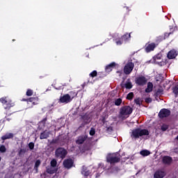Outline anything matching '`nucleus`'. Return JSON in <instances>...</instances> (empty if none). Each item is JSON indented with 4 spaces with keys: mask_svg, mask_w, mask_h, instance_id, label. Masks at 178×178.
Segmentation results:
<instances>
[{
    "mask_svg": "<svg viewBox=\"0 0 178 178\" xmlns=\"http://www.w3.org/2000/svg\"><path fill=\"white\" fill-rule=\"evenodd\" d=\"M0 152H1V153H4V152H6V147H5V145H1V146H0Z\"/></svg>",
    "mask_w": 178,
    "mask_h": 178,
    "instance_id": "c9c22d12",
    "label": "nucleus"
},
{
    "mask_svg": "<svg viewBox=\"0 0 178 178\" xmlns=\"http://www.w3.org/2000/svg\"><path fill=\"white\" fill-rule=\"evenodd\" d=\"M22 101H24L25 102H29V98L28 99H22Z\"/></svg>",
    "mask_w": 178,
    "mask_h": 178,
    "instance_id": "de8ad7c7",
    "label": "nucleus"
},
{
    "mask_svg": "<svg viewBox=\"0 0 178 178\" xmlns=\"http://www.w3.org/2000/svg\"><path fill=\"white\" fill-rule=\"evenodd\" d=\"M13 137H14V135L13 133H6L5 135L1 136V140H3L2 144L5 143V140H9L10 138H13Z\"/></svg>",
    "mask_w": 178,
    "mask_h": 178,
    "instance_id": "6ab92c4d",
    "label": "nucleus"
},
{
    "mask_svg": "<svg viewBox=\"0 0 178 178\" xmlns=\"http://www.w3.org/2000/svg\"><path fill=\"white\" fill-rule=\"evenodd\" d=\"M170 113V110L168 108H162L159 113V118H160V119H164V118H169Z\"/></svg>",
    "mask_w": 178,
    "mask_h": 178,
    "instance_id": "9d476101",
    "label": "nucleus"
},
{
    "mask_svg": "<svg viewBox=\"0 0 178 178\" xmlns=\"http://www.w3.org/2000/svg\"><path fill=\"white\" fill-rule=\"evenodd\" d=\"M102 122H103V123L105 122V118H103Z\"/></svg>",
    "mask_w": 178,
    "mask_h": 178,
    "instance_id": "8fccbe9b",
    "label": "nucleus"
},
{
    "mask_svg": "<svg viewBox=\"0 0 178 178\" xmlns=\"http://www.w3.org/2000/svg\"><path fill=\"white\" fill-rule=\"evenodd\" d=\"M133 113V108L130 106H124L120 108V118H123V116H130Z\"/></svg>",
    "mask_w": 178,
    "mask_h": 178,
    "instance_id": "39448f33",
    "label": "nucleus"
},
{
    "mask_svg": "<svg viewBox=\"0 0 178 178\" xmlns=\"http://www.w3.org/2000/svg\"><path fill=\"white\" fill-rule=\"evenodd\" d=\"M134 102L136 104V105H140V98L135 99Z\"/></svg>",
    "mask_w": 178,
    "mask_h": 178,
    "instance_id": "c03bdc74",
    "label": "nucleus"
},
{
    "mask_svg": "<svg viewBox=\"0 0 178 178\" xmlns=\"http://www.w3.org/2000/svg\"><path fill=\"white\" fill-rule=\"evenodd\" d=\"M131 138H134L137 140L140 138V137H143V136H149V131L145 129L136 128L132 130V132L130 133Z\"/></svg>",
    "mask_w": 178,
    "mask_h": 178,
    "instance_id": "f257e3e1",
    "label": "nucleus"
},
{
    "mask_svg": "<svg viewBox=\"0 0 178 178\" xmlns=\"http://www.w3.org/2000/svg\"><path fill=\"white\" fill-rule=\"evenodd\" d=\"M121 158L122 156L118 152L108 154L106 156V162H108V163H111V165H115V163L120 162Z\"/></svg>",
    "mask_w": 178,
    "mask_h": 178,
    "instance_id": "f03ea898",
    "label": "nucleus"
},
{
    "mask_svg": "<svg viewBox=\"0 0 178 178\" xmlns=\"http://www.w3.org/2000/svg\"><path fill=\"white\" fill-rule=\"evenodd\" d=\"M166 176V172L162 170H157L154 174V178H163Z\"/></svg>",
    "mask_w": 178,
    "mask_h": 178,
    "instance_id": "4468645a",
    "label": "nucleus"
},
{
    "mask_svg": "<svg viewBox=\"0 0 178 178\" xmlns=\"http://www.w3.org/2000/svg\"><path fill=\"white\" fill-rule=\"evenodd\" d=\"M13 41H15V39H13Z\"/></svg>",
    "mask_w": 178,
    "mask_h": 178,
    "instance_id": "864d4df0",
    "label": "nucleus"
},
{
    "mask_svg": "<svg viewBox=\"0 0 178 178\" xmlns=\"http://www.w3.org/2000/svg\"><path fill=\"white\" fill-rule=\"evenodd\" d=\"M0 102L3 104V106L6 111H10V108L15 106V102L8 97L0 98Z\"/></svg>",
    "mask_w": 178,
    "mask_h": 178,
    "instance_id": "7ed1b4c3",
    "label": "nucleus"
},
{
    "mask_svg": "<svg viewBox=\"0 0 178 178\" xmlns=\"http://www.w3.org/2000/svg\"><path fill=\"white\" fill-rule=\"evenodd\" d=\"M156 95H162L163 94V90L158 89L156 92Z\"/></svg>",
    "mask_w": 178,
    "mask_h": 178,
    "instance_id": "a19ab883",
    "label": "nucleus"
},
{
    "mask_svg": "<svg viewBox=\"0 0 178 178\" xmlns=\"http://www.w3.org/2000/svg\"><path fill=\"white\" fill-rule=\"evenodd\" d=\"M49 134H51V133H49V131H48V130H44L40 134V140H47V138H48V137H49Z\"/></svg>",
    "mask_w": 178,
    "mask_h": 178,
    "instance_id": "a211bd4d",
    "label": "nucleus"
},
{
    "mask_svg": "<svg viewBox=\"0 0 178 178\" xmlns=\"http://www.w3.org/2000/svg\"><path fill=\"white\" fill-rule=\"evenodd\" d=\"M88 138V136L86 134L81 135L78 136L77 140H76V144H77V145H81V144H84V143Z\"/></svg>",
    "mask_w": 178,
    "mask_h": 178,
    "instance_id": "ddd939ff",
    "label": "nucleus"
},
{
    "mask_svg": "<svg viewBox=\"0 0 178 178\" xmlns=\"http://www.w3.org/2000/svg\"><path fill=\"white\" fill-rule=\"evenodd\" d=\"M122 88H127V90H131L133 88V83H131V81H127L125 83V84H123V83H122L120 84Z\"/></svg>",
    "mask_w": 178,
    "mask_h": 178,
    "instance_id": "412c9836",
    "label": "nucleus"
},
{
    "mask_svg": "<svg viewBox=\"0 0 178 178\" xmlns=\"http://www.w3.org/2000/svg\"><path fill=\"white\" fill-rule=\"evenodd\" d=\"M176 140H178V136L176 137Z\"/></svg>",
    "mask_w": 178,
    "mask_h": 178,
    "instance_id": "603ef678",
    "label": "nucleus"
},
{
    "mask_svg": "<svg viewBox=\"0 0 178 178\" xmlns=\"http://www.w3.org/2000/svg\"><path fill=\"white\" fill-rule=\"evenodd\" d=\"M74 164V161L72 159H67L63 161V166L65 169H72Z\"/></svg>",
    "mask_w": 178,
    "mask_h": 178,
    "instance_id": "f8f14e48",
    "label": "nucleus"
},
{
    "mask_svg": "<svg viewBox=\"0 0 178 178\" xmlns=\"http://www.w3.org/2000/svg\"><path fill=\"white\" fill-rule=\"evenodd\" d=\"M116 65H118V64H116V63H115V62H113V63L108 64L105 67L106 72H107L108 73H110V72H112V69H113V67H116Z\"/></svg>",
    "mask_w": 178,
    "mask_h": 178,
    "instance_id": "aec40b11",
    "label": "nucleus"
},
{
    "mask_svg": "<svg viewBox=\"0 0 178 178\" xmlns=\"http://www.w3.org/2000/svg\"><path fill=\"white\" fill-rule=\"evenodd\" d=\"M33 90H31V89H28V90H26V95L27 97H31V95H33Z\"/></svg>",
    "mask_w": 178,
    "mask_h": 178,
    "instance_id": "2f4dec72",
    "label": "nucleus"
},
{
    "mask_svg": "<svg viewBox=\"0 0 178 178\" xmlns=\"http://www.w3.org/2000/svg\"><path fill=\"white\" fill-rule=\"evenodd\" d=\"M130 38H131V35L129 33H126L122 36H121V38H115V42L117 45H122L123 42H127L129 41Z\"/></svg>",
    "mask_w": 178,
    "mask_h": 178,
    "instance_id": "423d86ee",
    "label": "nucleus"
},
{
    "mask_svg": "<svg viewBox=\"0 0 178 178\" xmlns=\"http://www.w3.org/2000/svg\"><path fill=\"white\" fill-rule=\"evenodd\" d=\"M99 176V174H97V175H96V177H98Z\"/></svg>",
    "mask_w": 178,
    "mask_h": 178,
    "instance_id": "3c124183",
    "label": "nucleus"
},
{
    "mask_svg": "<svg viewBox=\"0 0 178 178\" xmlns=\"http://www.w3.org/2000/svg\"><path fill=\"white\" fill-rule=\"evenodd\" d=\"M168 129H169V127L166 124H163L161 126L162 131H166V130H168Z\"/></svg>",
    "mask_w": 178,
    "mask_h": 178,
    "instance_id": "4c0bfd02",
    "label": "nucleus"
},
{
    "mask_svg": "<svg viewBox=\"0 0 178 178\" xmlns=\"http://www.w3.org/2000/svg\"><path fill=\"white\" fill-rule=\"evenodd\" d=\"M133 69H134V63L131 60H129L124 67V74H130L133 72Z\"/></svg>",
    "mask_w": 178,
    "mask_h": 178,
    "instance_id": "6e6552de",
    "label": "nucleus"
},
{
    "mask_svg": "<svg viewBox=\"0 0 178 178\" xmlns=\"http://www.w3.org/2000/svg\"><path fill=\"white\" fill-rule=\"evenodd\" d=\"M97 74H98V72H97V70H94V71H92V72L89 74V76H90V77L94 78V77H97Z\"/></svg>",
    "mask_w": 178,
    "mask_h": 178,
    "instance_id": "7c9ffc66",
    "label": "nucleus"
},
{
    "mask_svg": "<svg viewBox=\"0 0 178 178\" xmlns=\"http://www.w3.org/2000/svg\"><path fill=\"white\" fill-rule=\"evenodd\" d=\"M158 47V43L155 44L154 42L149 43V44H146L145 46V51L147 54L149 52H152V51H154V49H156V47Z\"/></svg>",
    "mask_w": 178,
    "mask_h": 178,
    "instance_id": "9b49d317",
    "label": "nucleus"
},
{
    "mask_svg": "<svg viewBox=\"0 0 178 178\" xmlns=\"http://www.w3.org/2000/svg\"><path fill=\"white\" fill-rule=\"evenodd\" d=\"M70 94L64 95L63 96H61L59 99V102L61 104H69V102H72L73 101V98L76 95H77V93L73 91L70 92ZM71 95V96H70Z\"/></svg>",
    "mask_w": 178,
    "mask_h": 178,
    "instance_id": "20e7f679",
    "label": "nucleus"
},
{
    "mask_svg": "<svg viewBox=\"0 0 178 178\" xmlns=\"http://www.w3.org/2000/svg\"><path fill=\"white\" fill-rule=\"evenodd\" d=\"M163 40H165V38H163V36H159L156 40V42H158V44H159V42H161V41H163Z\"/></svg>",
    "mask_w": 178,
    "mask_h": 178,
    "instance_id": "f704fd0d",
    "label": "nucleus"
},
{
    "mask_svg": "<svg viewBox=\"0 0 178 178\" xmlns=\"http://www.w3.org/2000/svg\"><path fill=\"white\" fill-rule=\"evenodd\" d=\"M134 98V93L133 92H129L127 96V99H129V101H131Z\"/></svg>",
    "mask_w": 178,
    "mask_h": 178,
    "instance_id": "c85d7f7f",
    "label": "nucleus"
},
{
    "mask_svg": "<svg viewBox=\"0 0 178 178\" xmlns=\"http://www.w3.org/2000/svg\"><path fill=\"white\" fill-rule=\"evenodd\" d=\"M38 97H30L29 98V102H31L33 105H38Z\"/></svg>",
    "mask_w": 178,
    "mask_h": 178,
    "instance_id": "4be33fe9",
    "label": "nucleus"
},
{
    "mask_svg": "<svg viewBox=\"0 0 178 178\" xmlns=\"http://www.w3.org/2000/svg\"><path fill=\"white\" fill-rule=\"evenodd\" d=\"M135 83L137 84V86H145V84H147V78L144 76L136 77L135 79Z\"/></svg>",
    "mask_w": 178,
    "mask_h": 178,
    "instance_id": "1a4fd4ad",
    "label": "nucleus"
},
{
    "mask_svg": "<svg viewBox=\"0 0 178 178\" xmlns=\"http://www.w3.org/2000/svg\"><path fill=\"white\" fill-rule=\"evenodd\" d=\"M56 170L54 169L52 167L47 168L46 172L49 175H54V173H56Z\"/></svg>",
    "mask_w": 178,
    "mask_h": 178,
    "instance_id": "5701e85b",
    "label": "nucleus"
},
{
    "mask_svg": "<svg viewBox=\"0 0 178 178\" xmlns=\"http://www.w3.org/2000/svg\"><path fill=\"white\" fill-rule=\"evenodd\" d=\"M40 165H41V160H37L34 166V169L36 172H38V168H40Z\"/></svg>",
    "mask_w": 178,
    "mask_h": 178,
    "instance_id": "bb28decb",
    "label": "nucleus"
},
{
    "mask_svg": "<svg viewBox=\"0 0 178 178\" xmlns=\"http://www.w3.org/2000/svg\"><path fill=\"white\" fill-rule=\"evenodd\" d=\"M48 120V118L47 117H45L44 118H43L41 121L40 123H42V124H43V126H45V124L47 123V120Z\"/></svg>",
    "mask_w": 178,
    "mask_h": 178,
    "instance_id": "37998d69",
    "label": "nucleus"
},
{
    "mask_svg": "<svg viewBox=\"0 0 178 178\" xmlns=\"http://www.w3.org/2000/svg\"><path fill=\"white\" fill-rule=\"evenodd\" d=\"M145 102H146V104H151V102H152V99L151 97H147L145 99Z\"/></svg>",
    "mask_w": 178,
    "mask_h": 178,
    "instance_id": "79ce46f5",
    "label": "nucleus"
},
{
    "mask_svg": "<svg viewBox=\"0 0 178 178\" xmlns=\"http://www.w3.org/2000/svg\"><path fill=\"white\" fill-rule=\"evenodd\" d=\"M6 120H8V122H10L11 119L10 118H6Z\"/></svg>",
    "mask_w": 178,
    "mask_h": 178,
    "instance_id": "09e8293b",
    "label": "nucleus"
},
{
    "mask_svg": "<svg viewBox=\"0 0 178 178\" xmlns=\"http://www.w3.org/2000/svg\"><path fill=\"white\" fill-rule=\"evenodd\" d=\"M28 147H29V149H30L31 151H33V149H34V147H35L34 143L30 142V143H29V145H28Z\"/></svg>",
    "mask_w": 178,
    "mask_h": 178,
    "instance_id": "72a5a7b5",
    "label": "nucleus"
},
{
    "mask_svg": "<svg viewBox=\"0 0 178 178\" xmlns=\"http://www.w3.org/2000/svg\"><path fill=\"white\" fill-rule=\"evenodd\" d=\"M60 141H62V136H58V138L51 140V144H59Z\"/></svg>",
    "mask_w": 178,
    "mask_h": 178,
    "instance_id": "a878e982",
    "label": "nucleus"
},
{
    "mask_svg": "<svg viewBox=\"0 0 178 178\" xmlns=\"http://www.w3.org/2000/svg\"><path fill=\"white\" fill-rule=\"evenodd\" d=\"M81 174L85 176V177H88V176L91 175V170H90L86 165H83L81 169Z\"/></svg>",
    "mask_w": 178,
    "mask_h": 178,
    "instance_id": "dca6fc26",
    "label": "nucleus"
},
{
    "mask_svg": "<svg viewBox=\"0 0 178 178\" xmlns=\"http://www.w3.org/2000/svg\"><path fill=\"white\" fill-rule=\"evenodd\" d=\"M172 91L174 94L175 95L176 97L178 95V86H175V88H172Z\"/></svg>",
    "mask_w": 178,
    "mask_h": 178,
    "instance_id": "e433bc0d",
    "label": "nucleus"
},
{
    "mask_svg": "<svg viewBox=\"0 0 178 178\" xmlns=\"http://www.w3.org/2000/svg\"><path fill=\"white\" fill-rule=\"evenodd\" d=\"M177 56V51L175 49L170 50L167 54V58H168V59H175Z\"/></svg>",
    "mask_w": 178,
    "mask_h": 178,
    "instance_id": "f3484780",
    "label": "nucleus"
},
{
    "mask_svg": "<svg viewBox=\"0 0 178 178\" xmlns=\"http://www.w3.org/2000/svg\"><path fill=\"white\" fill-rule=\"evenodd\" d=\"M140 155H142L143 156H148V155H150L151 152H149V150L147 149H145V150H142L140 152Z\"/></svg>",
    "mask_w": 178,
    "mask_h": 178,
    "instance_id": "393cba45",
    "label": "nucleus"
},
{
    "mask_svg": "<svg viewBox=\"0 0 178 178\" xmlns=\"http://www.w3.org/2000/svg\"><path fill=\"white\" fill-rule=\"evenodd\" d=\"M26 154V149H20L18 152L19 156H22V155H24Z\"/></svg>",
    "mask_w": 178,
    "mask_h": 178,
    "instance_id": "473e14b6",
    "label": "nucleus"
},
{
    "mask_svg": "<svg viewBox=\"0 0 178 178\" xmlns=\"http://www.w3.org/2000/svg\"><path fill=\"white\" fill-rule=\"evenodd\" d=\"M122 98H118L115 100L114 104L116 106H120V105H122Z\"/></svg>",
    "mask_w": 178,
    "mask_h": 178,
    "instance_id": "cd10ccee",
    "label": "nucleus"
},
{
    "mask_svg": "<svg viewBox=\"0 0 178 178\" xmlns=\"http://www.w3.org/2000/svg\"><path fill=\"white\" fill-rule=\"evenodd\" d=\"M117 73L119 74L120 76H121L122 74H123V72L122 71H117Z\"/></svg>",
    "mask_w": 178,
    "mask_h": 178,
    "instance_id": "49530a36",
    "label": "nucleus"
},
{
    "mask_svg": "<svg viewBox=\"0 0 178 178\" xmlns=\"http://www.w3.org/2000/svg\"><path fill=\"white\" fill-rule=\"evenodd\" d=\"M0 162H1V156H0Z\"/></svg>",
    "mask_w": 178,
    "mask_h": 178,
    "instance_id": "5fc2aeb1",
    "label": "nucleus"
},
{
    "mask_svg": "<svg viewBox=\"0 0 178 178\" xmlns=\"http://www.w3.org/2000/svg\"><path fill=\"white\" fill-rule=\"evenodd\" d=\"M152 88H154V85L152 83L149 82L147 83V88L145 89V92H151L152 91Z\"/></svg>",
    "mask_w": 178,
    "mask_h": 178,
    "instance_id": "b1692460",
    "label": "nucleus"
},
{
    "mask_svg": "<svg viewBox=\"0 0 178 178\" xmlns=\"http://www.w3.org/2000/svg\"><path fill=\"white\" fill-rule=\"evenodd\" d=\"M154 60H159V59H161V55H157V56H155L154 57Z\"/></svg>",
    "mask_w": 178,
    "mask_h": 178,
    "instance_id": "a18cd8bd",
    "label": "nucleus"
},
{
    "mask_svg": "<svg viewBox=\"0 0 178 178\" xmlns=\"http://www.w3.org/2000/svg\"><path fill=\"white\" fill-rule=\"evenodd\" d=\"M162 162L164 165H170L173 162V159L169 156H164L162 159Z\"/></svg>",
    "mask_w": 178,
    "mask_h": 178,
    "instance_id": "2eb2a0df",
    "label": "nucleus"
},
{
    "mask_svg": "<svg viewBox=\"0 0 178 178\" xmlns=\"http://www.w3.org/2000/svg\"><path fill=\"white\" fill-rule=\"evenodd\" d=\"M56 158H60V159H65L66 155H67V151L63 147H58L55 151Z\"/></svg>",
    "mask_w": 178,
    "mask_h": 178,
    "instance_id": "0eeeda50",
    "label": "nucleus"
},
{
    "mask_svg": "<svg viewBox=\"0 0 178 178\" xmlns=\"http://www.w3.org/2000/svg\"><path fill=\"white\" fill-rule=\"evenodd\" d=\"M170 34H173V32L165 33L164 36L163 37L165 38V40H166V38H169V35H170Z\"/></svg>",
    "mask_w": 178,
    "mask_h": 178,
    "instance_id": "58836bf2",
    "label": "nucleus"
},
{
    "mask_svg": "<svg viewBox=\"0 0 178 178\" xmlns=\"http://www.w3.org/2000/svg\"><path fill=\"white\" fill-rule=\"evenodd\" d=\"M90 136H95V129L91 128L89 132Z\"/></svg>",
    "mask_w": 178,
    "mask_h": 178,
    "instance_id": "ea45409f",
    "label": "nucleus"
},
{
    "mask_svg": "<svg viewBox=\"0 0 178 178\" xmlns=\"http://www.w3.org/2000/svg\"><path fill=\"white\" fill-rule=\"evenodd\" d=\"M50 165L51 168H56V165H58V162L55 159H52L50 162Z\"/></svg>",
    "mask_w": 178,
    "mask_h": 178,
    "instance_id": "c756f323",
    "label": "nucleus"
}]
</instances>
